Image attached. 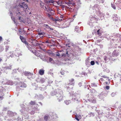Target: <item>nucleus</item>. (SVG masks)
<instances>
[{
	"label": "nucleus",
	"instance_id": "nucleus-1",
	"mask_svg": "<svg viewBox=\"0 0 121 121\" xmlns=\"http://www.w3.org/2000/svg\"><path fill=\"white\" fill-rule=\"evenodd\" d=\"M60 92H61L60 91L57 92L56 94V96L57 98V99L59 101H60L62 100L63 98V96L60 93Z\"/></svg>",
	"mask_w": 121,
	"mask_h": 121
},
{
	"label": "nucleus",
	"instance_id": "nucleus-2",
	"mask_svg": "<svg viewBox=\"0 0 121 121\" xmlns=\"http://www.w3.org/2000/svg\"><path fill=\"white\" fill-rule=\"evenodd\" d=\"M20 38L22 42L25 44L26 46L27 47L29 46V44L28 42H26V39L25 38L22 36H20Z\"/></svg>",
	"mask_w": 121,
	"mask_h": 121
},
{
	"label": "nucleus",
	"instance_id": "nucleus-3",
	"mask_svg": "<svg viewBox=\"0 0 121 121\" xmlns=\"http://www.w3.org/2000/svg\"><path fill=\"white\" fill-rule=\"evenodd\" d=\"M19 5L21 8H23V9L24 10L25 9H27L28 8L27 5L26 4H25L24 2L22 3H20L19 4Z\"/></svg>",
	"mask_w": 121,
	"mask_h": 121
},
{
	"label": "nucleus",
	"instance_id": "nucleus-4",
	"mask_svg": "<svg viewBox=\"0 0 121 121\" xmlns=\"http://www.w3.org/2000/svg\"><path fill=\"white\" fill-rule=\"evenodd\" d=\"M74 79L73 78H72L70 80H69V83H68L69 85H73L74 84Z\"/></svg>",
	"mask_w": 121,
	"mask_h": 121
},
{
	"label": "nucleus",
	"instance_id": "nucleus-5",
	"mask_svg": "<svg viewBox=\"0 0 121 121\" xmlns=\"http://www.w3.org/2000/svg\"><path fill=\"white\" fill-rule=\"evenodd\" d=\"M70 3H71V0H69L68 1V2H65V4L68 5V6L69 7H67V9H71L72 8H71V7L70 6H72L71 5L70 6Z\"/></svg>",
	"mask_w": 121,
	"mask_h": 121
},
{
	"label": "nucleus",
	"instance_id": "nucleus-6",
	"mask_svg": "<svg viewBox=\"0 0 121 121\" xmlns=\"http://www.w3.org/2000/svg\"><path fill=\"white\" fill-rule=\"evenodd\" d=\"M97 32L98 35L99 36H101L102 35V33L103 32L101 31L100 29H99L97 31Z\"/></svg>",
	"mask_w": 121,
	"mask_h": 121
},
{
	"label": "nucleus",
	"instance_id": "nucleus-7",
	"mask_svg": "<svg viewBox=\"0 0 121 121\" xmlns=\"http://www.w3.org/2000/svg\"><path fill=\"white\" fill-rule=\"evenodd\" d=\"M39 73L41 75H43L44 73V70L43 69H40L39 71Z\"/></svg>",
	"mask_w": 121,
	"mask_h": 121
},
{
	"label": "nucleus",
	"instance_id": "nucleus-8",
	"mask_svg": "<svg viewBox=\"0 0 121 121\" xmlns=\"http://www.w3.org/2000/svg\"><path fill=\"white\" fill-rule=\"evenodd\" d=\"M19 84L21 85V86H20L21 87H26V85L24 82H20Z\"/></svg>",
	"mask_w": 121,
	"mask_h": 121
},
{
	"label": "nucleus",
	"instance_id": "nucleus-9",
	"mask_svg": "<svg viewBox=\"0 0 121 121\" xmlns=\"http://www.w3.org/2000/svg\"><path fill=\"white\" fill-rule=\"evenodd\" d=\"M64 102L67 105H68L69 103H71L70 101L68 100L65 101Z\"/></svg>",
	"mask_w": 121,
	"mask_h": 121
},
{
	"label": "nucleus",
	"instance_id": "nucleus-10",
	"mask_svg": "<svg viewBox=\"0 0 121 121\" xmlns=\"http://www.w3.org/2000/svg\"><path fill=\"white\" fill-rule=\"evenodd\" d=\"M45 8L46 10L48 12L49 11H52V9L48 6V8H47L46 7H45Z\"/></svg>",
	"mask_w": 121,
	"mask_h": 121
},
{
	"label": "nucleus",
	"instance_id": "nucleus-11",
	"mask_svg": "<svg viewBox=\"0 0 121 121\" xmlns=\"http://www.w3.org/2000/svg\"><path fill=\"white\" fill-rule=\"evenodd\" d=\"M47 52L49 55L50 56L53 55L54 53L52 52V51H50L49 52Z\"/></svg>",
	"mask_w": 121,
	"mask_h": 121
},
{
	"label": "nucleus",
	"instance_id": "nucleus-12",
	"mask_svg": "<svg viewBox=\"0 0 121 121\" xmlns=\"http://www.w3.org/2000/svg\"><path fill=\"white\" fill-rule=\"evenodd\" d=\"M54 21H58L59 22H60L62 21L63 20L62 19H54L53 20Z\"/></svg>",
	"mask_w": 121,
	"mask_h": 121
},
{
	"label": "nucleus",
	"instance_id": "nucleus-13",
	"mask_svg": "<svg viewBox=\"0 0 121 121\" xmlns=\"http://www.w3.org/2000/svg\"><path fill=\"white\" fill-rule=\"evenodd\" d=\"M35 101H31L30 103V104L31 105H35Z\"/></svg>",
	"mask_w": 121,
	"mask_h": 121
},
{
	"label": "nucleus",
	"instance_id": "nucleus-14",
	"mask_svg": "<svg viewBox=\"0 0 121 121\" xmlns=\"http://www.w3.org/2000/svg\"><path fill=\"white\" fill-rule=\"evenodd\" d=\"M75 4V2L73 0H71L70 5H72V6L74 5Z\"/></svg>",
	"mask_w": 121,
	"mask_h": 121
},
{
	"label": "nucleus",
	"instance_id": "nucleus-15",
	"mask_svg": "<svg viewBox=\"0 0 121 121\" xmlns=\"http://www.w3.org/2000/svg\"><path fill=\"white\" fill-rule=\"evenodd\" d=\"M34 52H35V54L37 56H40V54L38 52H36V51L35 50Z\"/></svg>",
	"mask_w": 121,
	"mask_h": 121
},
{
	"label": "nucleus",
	"instance_id": "nucleus-16",
	"mask_svg": "<svg viewBox=\"0 0 121 121\" xmlns=\"http://www.w3.org/2000/svg\"><path fill=\"white\" fill-rule=\"evenodd\" d=\"M65 71L64 70H61L60 73L62 75L65 74Z\"/></svg>",
	"mask_w": 121,
	"mask_h": 121
},
{
	"label": "nucleus",
	"instance_id": "nucleus-17",
	"mask_svg": "<svg viewBox=\"0 0 121 121\" xmlns=\"http://www.w3.org/2000/svg\"><path fill=\"white\" fill-rule=\"evenodd\" d=\"M16 14L17 16L18 17H19L20 15L21 14V13L19 11H18L17 12H16Z\"/></svg>",
	"mask_w": 121,
	"mask_h": 121
},
{
	"label": "nucleus",
	"instance_id": "nucleus-18",
	"mask_svg": "<svg viewBox=\"0 0 121 121\" xmlns=\"http://www.w3.org/2000/svg\"><path fill=\"white\" fill-rule=\"evenodd\" d=\"M40 6L41 8H42L44 6V3L43 2H42L41 1L40 2Z\"/></svg>",
	"mask_w": 121,
	"mask_h": 121
},
{
	"label": "nucleus",
	"instance_id": "nucleus-19",
	"mask_svg": "<svg viewBox=\"0 0 121 121\" xmlns=\"http://www.w3.org/2000/svg\"><path fill=\"white\" fill-rule=\"evenodd\" d=\"M91 102L92 103H96V101L95 99H93V100H91Z\"/></svg>",
	"mask_w": 121,
	"mask_h": 121
},
{
	"label": "nucleus",
	"instance_id": "nucleus-20",
	"mask_svg": "<svg viewBox=\"0 0 121 121\" xmlns=\"http://www.w3.org/2000/svg\"><path fill=\"white\" fill-rule=\"evenodd\" d=\"M19 20L21 22H23V20H22V18H21L20 17H19Z\"/></svg>",
	"mask_w": 121,
	"mask_h": 121
},
{
	"label": "nucleus",
	"instance_id": "nucleus-21",
	"mask_svg": "<svg viewBox=\"0 0 121 121\" xmlns=\"http://www.w3.org/2000/svg\"><path fill=\"white\" fill-rule=\"evenodd\" d=\"M91 65H93L95 64V62L93 61H91Z\"/></svg>",
	"mask_w": 121,
	"mask_h": 121
},
{
	"label": "nucleus",
	"instance_id": "nucleus-22",
	"mask_svg": "<svg viewBox=\"0 0 121 121\" xmlns=\"http://www.w3.org/2000/svg\"><path fill=\"white\" fill-rule=\"evenodd\" d=\"M102 77L104 78H107L108 79V80L109 78L108 77L105 76H103Z\"/></svg>",
	"mask_w": 121,
	"mask_h": 121
},
{
	"label": "nucleus",
	"instance_id": "nucleus-23",
	"mask_svg": "<svg viewBox=\"0 0 121 121\" xmlns=\"http://www.w3.org/2000/svg\"><path fill=\"white\" fill-rule=\"evenodd\" d=\"M6 48L5 49L6 51H7L9 49V46H6Z\"/></svg>",
	"mask_w": 121,
	"mask_h": 121
},
{
	"label": "nucleus",
	"instance_id": "nucleus-24",
	"mask_svg": "<svg viewBox=\"0 0 121 121\" xmlns=\"http://www.w3.org/2000/svg\"><path fill=\"white\" fill-rule=\"evenodd\" d=\"M109 88H110V87L109 86H106L105 87L106 89L107 90H109Z\"/></svg>",
	"mask_w": 121,
	"mask_h": 121
},
{
	"label": "nucleus",
	"instance_id": "nucleus-25",
	"mask_svg": "<svg viewBox=\"0 0 121 121\" xmlns=\"http://www.w3.org/2000/svg\"><path fill=\"white\" fill-rule=\"evenodd\" d=\"M48 118V117L47 116H45L44 117V119L46 120H47Z\"/></svg>",
	"mask_w": 121,
	"mask_h": 121
},
{
	"label": "nucleus",
	"instance_id": "nucleus-26",
	"mask_svg": "<svg viewBox=\"0 0 121 121\" xmlns=\"http://www.w3.org/2000/svg\"><path fill=\"white\" fill-rule=\"evenodd\" d=\"M57 54H56V56H57L59 57L60 56V53L58 52H57L56 53Z\"/></svg>",
	"mask_w": 121,
	"mask_h": 121
},
{
	"label": "nucleus",
	"instance_id": "nucleus-27",
	"mask_svg": "<svg viewBox=\"0 0 121 121\" xmlns=\"http://www.w3.org/2000/svg\"><path fill=\"white\" fill-rule=\"evenodd\" d=\"M54 2V1L52 0L49 1V2L50 3H53Z\"/></svg>",
	"mask_w": 121,
	"mask_h": 121
},
{
	"label": "nucleus",
	"instance_id": "nucleus-28",
	"mask_svg": "<svg viewBox=\"0 0 121 121\" xmlns=\"http://www.w3.org/2000/svg\"><path fill=\"white\" fill-rule=\"evenodd\" d=\"M29 74H30V73H28V72L26 73H25V75L27 76Z\"/></svg>",
	"mask_w": 121,
	"mask_h": 121
},
{
	"label": "nucleus",
	"instance_id": "nucleus-29",
	"mask_svg": "<svg viewBox=\"0 0 121 121\" xmlns=\"http://www.w3.org/2000/svg\"><path fill=\"white\" fill-rule=\"evenodd\" d=\"M107 57L106 56H104V60L106 61L107 60Z\"/></svg>",
	"mask_w": 121,
	"mask_h": 121
},
{
	"label": "nucleus",
	"instance_id": "nucleus-30",
	"mask_svg": "<svg viewBox=\"0 0 121 121\" xmlns=\"http://www.w3.org/2000/svg\"><path fill=\"white\" fill-rule=\"evenodd\" d=\"M75 119L78 121H79V119H78V117L77 116H75Z\"/></svg>",
	"mask_w": 121,
	"mask_h": 121
},
{
	"label": "nucleus",
	"instance_id": "nucleus-31",
	"mask_svg": "<svg viewBox=\"0 0 121 121\" xmlns=\"http://www.w3.org/2000/svg\"><path fill=\"white\" fill-rule=\"evenodd\" d=\"M91 85L92 86H95V84L93 83H92L91 84Z\"/></svg>",
	"mask_w": 121,
	"mask_h": 121
},
{
	"label": "nucleus",
	"instance_id": "nucleus-32",
	"mask_svg": "<svg viewBox=\"0 0 121 121\" xmlns=\"http://www.w3.org/2000/svg\"><path fill=\"white\" fill-rule=\"evenodd\" d=\"M112 8L114 9H116V7L115 6V5H112Z\"/></svg>",
	"mask_w": 121,
	"mask_h": 121
},
{
	"label": "nucleus",
	"instance_id": "nucleus-33",
	"mask_svg": "<svg viewBox=\"0 0 121 121\" xmlns=\"http://www.w3.org/2000/svg\"><path fill=\"white\" fill-rule=\"evenodd\" d=\"M10 15L11 16V18H12V16L13 15V13L11 12L10 13Z\"/></svg>",
	"mask_w": 121,
	"mask_h": 121
},
{
	"label": "nucleus",
	"instance_id": "nucleus-34",
	"mask_svg": "<svg viewBox=\"0 0 121 121\" xmlns=\"http://www.w3.org/2000/svg\"><path fill=\"white\" fill-rule=\"evenodd\" d=\"M52 60H53V59L51 58H50L49 59V60L50 61H52Z\"/></svg>",
	"mask_w": 121,
	"mask_h": 121
},
{
	"label": "nucleus",
	"instance_id": "nucleus-35",
	"mask_svg": "<svg viewBox=\"0 0 121 121\" xmlns=\"http://www.w3.org/2000/svg\"><path fill=\"white\" fill-rule=\"evenodd\" d=\"M49 17L50 19H52L53 18V17L52 16H49Z\"/></svg>",
	"mask_w": 121,
	"mask_h": 121
},
{
	"label": "nucleus",
	"instance_id": "nucleus-36",
	"mask_svg": "<svg viewBox=\"0 0 121 121\" xmlns=\"http://www.w3.org/2000/svg\"><path fill=\"white\" fill-rule=\"evenodd\" d=\"M63 16L62 15H61L60 16V18H61V19H63Z\"/></svg>",
	"mask_w": 121,
	"mask_h": 121
},
{
	"label": "nucleus",
	"instance_id": "nucleus-37",
	"mask_svg": "<svg viewBox=\"0 0 121 121\" xmlns=\"http://www.w3.org/2000/svg\"><path fill=\"white\" fill-rule=\"evenodd\" d=\"M2 37H1V36H0V42L1 41H2Z\"/></svg>",
	"mask_w": 121,
	"mask_h": 121
},
{
	"label": "nucleus",
	"instance_id": "nucleus-38",
	"mask_svg": "<svg viewBox=\"0 0 121 121\" xmlns=\"http://www.w3.org/2000/svg\"><path fill=\"white\" fill-rule=\"evenodd\" d=\"M3 96H0V99H1V100L3 99Z\"/></svg>",
	"mask_w": 121,
	"mask_h": 121
},
{
	"label": "nucleus",
	"instance_id": "nucleus-39",
	"mask_svg": "<svg viewBox=\"0 0 121 121\" xmlns=\"http://www.w3.org/2000/svg\"><path fill=\"white\" fill-rule=\"evenodd\" d=\"M12 19L15 22V18L14 17H13V18H12Z\"/></svg>",
	"mask_w": 121,
	"mask_h": 121
},
{
	"label": "nucleus",
	"instance_id": "nucleus-40",
	"mask_svg": "<svg viewBox=\"0 0 121 121\" xmlns=\"http://www.w3.org/2000/svg\"><path fill=\"white\" fill-rule=\"evenodd\" d=\"M13 54H12L11 55H10V56H11V57H12L13 56Z\"/></svg>",
	"mask_w": 121,
	"mask_h": 121
},
{
	"label": "nucleus",
	"instance_id": "nucleus-41",
	"mask_svg": "<svg viewBox=\"0 0 121 121\" xmlns=\"http://www.w3.org/2000/svg\"><path fill=\"white\" fill-rule=\"evenodd\" d=\"M42 34V33H39V35H41Z\"/></svg>",
	"mask_w": 121,
	"mask_h": 121
},
{
	"label": "nucleus",
	"instance_id": "nucleus-42",
	"mask_svg": "<svg viewBox=\"0 0 121 121\" xmlns=\"http://www.w3.org/2000/svg\"><path fill=\"white\" fill-rule=\"evenodd\" d=\"M39 48L40 49H42V48L40 46H39Z\"/></svg>",
	"mask_w": 121,
	"mask_h": 121
},
{
	"label": "nucleus",
	"instance_id": "nucleus-43",
	"mask_svg": "<svg viewBox=\"0 0 121 121\" xmlns=\"http://www.w3.org/2000/svg\"><path fill=\"white\" fill-rule=\"evenodd\" d=\"M24 1H26V2H28V0H23Z\"/></svg>",
	"mask_w": 121,
	"mask_h": 121
},
{
	"label": "nucleus",
	"instance_id": "nucleus-44",
	"mask_svg": "<svg viewBox=\"0 0 121 121\" xmlns=\"http://www.w3.org/2000/svg\"><path fill=\"white\" fill-rule=\"evenodd\" d=\"M2 59H1V58H0V62L2 60Z\"/></svg>",
	"mask_w": 121,
	"mask_h": 121
},
{
	"label": "nucleus",
	"instance_id": "nucleus-45",
	"mask_svg": "<svg viewBox=\"0 0 121 121\" xmlns=\"http://www.w3.org/2000/svg\"><path fill=\"white\" fill-rule=\"evenodd\" d=\"M45 25H46L47 26H48L49 27V26H48V25H47V24H46V25L45 24Z\"/></svg>",
	"mask_w": 121,
	"mask_h": 121
},
{
	"label": "nucleus",
	"instance_id": "nucleus-46",
	"mask_svg": "<svg viewBox=\"0 0 121 121\" xmlns=\"http://www.w3.org/2000/svg\"><path fill=\"white\" fill-rule=\"evenodd\" d=\"M105 83L107 85L108 84V82H106Z\"/></svg>",
	"mask_w": 121,
	"mask_h": 121
},
{
	"label": "nucleus",
	"instance_id": "nucleus-47",
	"mask_svg": "<svg viewBox=\"0 0 121 121\" xmlns=\"http://www.w3.org/2000/svg\"><path fill=\"white\" fill-rule=\"evenodd\" d=\"M76 15H74L73 16V17H75V16Z\"/></svg>",
	"mask_w": 121,
	"mask_h": 121
},
{
	"label": "nucleus",
	"instance_id": "nucleus-48",
	"mask_svg": "<svg viewBox=\"0 0 121 121\" xmlns=\"http://www.w3.org/2000/svg\"><path fill=\"white\" fill-rule=\"evenodd\" d=\"M48 16L49 17V16H51V15L50 14H48Z\"/></svg>",
	"mask_w": 121,
	"mask_h": 121
},
{
	"label": "nucleus",
	"instance_id": "nucleus-49",
	"mask_svg": "<svg viewBox=\"0 0 121 121\" xmlns=\"http://www.w3.org/2000/svg\"><path fill=\"white\" fill-rule=\"evenodd\" d=\"M101 80H104V79H103L102 78L101 79Z\"/></svg>",
	"mask_w": 121,
	"mask_h": 121
},
{
	"label": "nucleus",
	"instance_id": "nucleus-50",
	"mask_svg": "<svg viewBox=\"0 0 121 121\" xmlns=\"http://www.w3.org/2000/svg\"><path fill=\"white\" fill-rule=\"evenodd\" d=\"M62 52V51H59V52Z\"/></svg>",
	"mask_w": 121,
	"mask_h": 121
},
{
	"label": "nucleus",
	"instance_id": "nucleus-51",
	"mask_svg": "<svg viewBox=\"0 0 121 121\" xmlns=\"http://www.w3.org/2000/svg\"><path fill=\"white\" fill-rule=\"evenodd\" d=\"M120 82H121V79H120Z\"/></svg>",
	"mask_w": 121,
	"mask_h": 121
},
{
	"label": "nucleus",
	"instance_id": "nucleus-52",
	"mask_svg": "<svg viewBox=\"0 0 121 121\" xmlns=\"http://www.w3.org/2000/svg\"><path fill=\"white\" fill-rule=\"evenodd\" d=\"M2 48V47H0V48Z\"/></svg>",
	"mask_w": 121,
	"mask_h": 121
},
{
	"label": "nucleus",
	"instance_id": "nucleus-53",
	"mask_svg": "<svg viewBox=\"0 0 121 121\" xmlns=\"http://www.w3.org/2000/svg\"><path fill=\"white\" fill-rule=\"evenodd\" d=\"M48 1H46V3H48Z\"/></svg>",
	"mask_w": 121,
	"mask_h": 121
},
{
	"label": "nucleus",
	"instance_id": "nucleus-54",
	"mask_svg": "<svg viewBox=\"0 0 121 121\" xmlns=\"http://www.w3.org/2000/svg\"><path fill=\"white\" fill-rule=\"evenodd\" d=\"M75 29H76V27L75 28Z\"/></svg>",
	"mask_w": 121,
	"mask_h": 121
},
{
	"label": "nucleus",
	"instance_id": "nucleus-55",
	"mask_svg": "<svg viewBox=\"0 0 121 121\" xmlns=\"http://www.w3.org/2000/svg\"><path fill=\"white\" fill-rule=\"evenodd\" d=\"M19 31L20 32L21 31Z\"/></svg>",
	"mask_w": 121,
	"mask_h": 121
},
{
	"label": "nucleus",
	"instance_id": "nucleus-56",
	"mask_svg": "<svg viewBox=\"0 0 121 121\" xmlns=\"http://www.w3.org/2000/svg\"><path fill=\"white\" fill-rule=\"evenodd\" d=\"M50 29H51V28H50Z\"/></svg>",
	"mask_w": 121,
	"mask_h": 121
},
{
	"label": "nucleus",
	"instance_id": "nucleus-57",
	"mask_svg": "<svg viewBox=\"0 0 121 121\" xmlns=\"http://www.w3.org/2000/svg\"><path fill=\"white\" fill-rule=\"evenodd\" d=\"M18 11H19V10H18Z\"/></svg>",
	"mask_w": 121,
	"mask_h": 121
}]
</instances>
